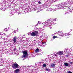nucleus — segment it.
Here are the masks:
<instances>
[{"instance_id": "9b49d317", "label": "nucleus", "mask_w": 73, "mask_h": 73, "mask_svg": "<svg viewBox=\"0 0 73 73\" xmlns=\"http://www.w3.org/2000/svg\"><path fill=\"white\" fill-rule=\"evenodd\" d=\"M60 37L59 36H53V38L54 40V38H58Z\"/></svg>"}, {"instance_id": "9d476101", "label": "nucleus", "mask_w": 73, "mask_h": 73, "mask_svg": "<svg viewBox=\"0 0 73 73\" xmlns=\"http://www.w3.org/2000/svg\"><path fill=\"white\" fill-rule=\"evenodd\" d=\"M45 70L47 72H50V70L49 68H45Z\"/></svg>"}, {"instance_id": "a878e982", "label": "nucleus", "mask_w": 73, "mask_h": 73, "mask_svg": "<svg viewBox=\"0 0 73 73\" xmlns=\"http://www.w3.org/2000/svg\"><path fill=\"white\" fill-rule=\"evenodd\" d=\"M65 14H66V13H65Z\"/></svg>"}, {"instance_id": "f8f14e48", "label": "nucleus", "mask_w": 73, "mask_h": 73, "mask_svg": "<svg viewBox=\"0 0 73 73\" xmlns=\"http://www.w3.org/2000/svg\"><path fill=\"white\" fill-rule=\"evenodd\" d=\"M34 33L36 34V36H37V34L38 33V31H35Z\"/></svg>"}, {"instance_id": "f3484780", "label": "nucleus", "mask_w": 73, "mask_h": 73, "mask_svg": "<svg viewBox=\"0 0 73 73\" xmlns=\"http://www.w3.org/2000/svg\"><path fill=\"white\" fill-rule=\"evenodd\" d=\"M67 73H72V72H70V71H68V72H67Z\"/></svg>"}, {"instance_id": "5701e85b", "label": "nucleus", "mask_w": 73, "mask_h": 73, "mask_svg": "<svg viewBox=\"0 0 73 73\" xmlns=\"http://www.w3.org/2000/svg\"><path fill=\"white\" fill-rule=\"evenodd\" d=\"M42 44H45V43H44V42H42Z\"/></svg>"}, {"instance_id": "6ab92c4d", "label": "nucleus", "mask_w": 73, "mask_h": 73, "mask_svg": "<svg viewBox=\"0 0 73 73\" xmlns=\"http://www.w3.org/2000/svg\"><path fill=\"white\" fill-rule=\"evenodd\" d=\"M38 4H41V2H40V1H39L38 2Z\"/></svg>"}, {"instance_id": "412c9836", "label": "nucleus", "mask_w": 73, "mask_h": 73, "mask_svg": "<svg viewBox=\"0 0 73 73\" xmlns=\"http://www.w3.org/2000/svg\"><path fill=\"white\" fill-rule=\"evenodd\" d=\"M66 56L67 57H68V56H69V55H66Z\"/></svg>"}, {"instance_id": "1a4fd4ad", "label": "nucleus", "mask_w": 73, "mask_h": 73, "mask_svg": "<svg viewBox=\"0 0 73 73\" xmlns=\"http://www.w3.org/2000/svg\"><path fill=\"white\" fill-rule=\"evenodd\" d=\"M64 64L65 66H69V64L67 62L64 63Z\"/></svg>"}, {"instance_id": "2eb2a0df", "label": "nucleus", "mask_w": 73, "mask_h": 73, "mask_svg": "<svg viewBox=\"0 0 73 73\" xmlns=\"http://www.w3.org/2000/svg\"><path fill=\"white\" fill-rule=\"evenodd\" d=\"M52 67H54L55 66V64H51Z\"/></svg>"}, {"instance_id": "6e6552de", "label": "nucleus", "mask_w": 73, "mask_h": 73, "mask_svg": "<svg viewBox=\"0 0 73 73\" xmlns=\"http://www.w3.org/2000/svg\"><path fill=\"white\" fill-rule=\"evenodd\" d=\"M19 71H20V69H17L15 70V72L16 73H18Z\"/></svg>"}, {"instance_id": "4be33fe9", "label": "nucleus", "mask_w": 73, "mask_h": 73, "mask_svg": "<svg viewBox=\"0 0 73 73\" xmlns=\"http://www.w3.org/2000/svg\"><path fill=\"white\" fill-rule=\"evenodd\" d=\"M70 64H72V62H70Z\"/></svg>"}, {"instance_id": "7ed1b4c3", "label": "nucleus", "mask_w": 73, "mask_h": 73, "mask_svg": "<svg viewBox=\"0 0 73 73\" xmlns=\"http://www.w3.org/2000/svg\"><path fill=\"white\" fill-rule=\"evenodd\" d=\"M51 23L52 21L51 20H50V19H49L46 22L44 25L45 26H48V25H49V24H51Z\"/></svg>"}, {"instance_id": "39448f33", "label": "nucleus", "mask_w": 73, "mask_h": 73, "mask_svg": "<svg viewBox=\"0 0 73 73\" xmlns=\"http://www.w3.org/2000/svg\"><path fill=\"white\" fill-rule=\"evenodd\" d=\"M63 51H59V52H57L56 53L57 54H58L60 56L61 55H62L63 54Z\"/></svg>"}, {"instance_id": "aec40b11", "label": "nucleus", "mask_w": 73, "mask_h": 73, "mask_svg": "<svg viewBox=\"0 0 73 73\" xmlns=\"http://www.w3.org/2000/svg\"><path fill=\"white\" fill-rule=\"evenodd\" d=\"M54 56H56V57H57V54H54Z\"/></svg>"}, {"instance_id": "f257e3e1", "label": "nucleus", "mask_w": 73, "mask_h": 73, "mask_svg": "<svg viewBox=\"0 0 73 73\" xmlns=\"http://www.w3.org/2000/svg\"><path fill=\"white\" fill-rule=\"evenodd\" d=\"M19 65L16 63H15L12 64V67L13 69H15V68H19Z\"/></svg>"}, {"instance_id": "f03ea898", "label": "nucleus", "mask_w": 73, "mask_h": 73, "mask_svg": "<svg viewBox=\"0 0 73 73\" xmlns=\"http://www.w3.org/2000/svg\"><path fill=\"white\" fill-rule=\"evenodd\" d=\"M22 53H23V55L22 56L23 57L25 58V57H27V56H28V52H27V51H22Z\"/></svg>"}, {"instance_id": "dca6fc26", "label": "nucleus", "mask_w": 73, "mask_h": 73, "mask_svg": "<svg viewBox=\"0 0 73 73\" xmlns=\"http://www.w3.org/2000/svg\"><path fill=\"white\" fill-rule=\"evenodd\" d=\"M7 29L5 28L4 30V31H5V32H7L8 31V30H7Z\"/></svg>"}, {"instance_id": "b1692460", "label": "nucleus", "mask_w": 73, "mask_h": 73, "mask_svg": "<svg viewBox=\"0 0 73 73\" xmlns=\"http://www.w3.org/2000/svg\"><path fill=\"white\" fill-rule=\"evenodd\" d=\"M51 41H53V39H51Z\"/></svg>"}, {"instance_id": "4468645a", "label": "nucleus", "mask_w": 73, "mask_h": 73, "mask_svg": "<svg viewBox=\"0 0 73 73\" xmlns=\"http://www.w3.org/2000/svg\"><path fill=\"white\" fill-rule=\"evenodd\" d=\"M39 51V49H38V48H37L35 50V52H37V53H38V52Z\"/></svg>"}, {"instance_id": "0eeeda50", "label": "nucleus", "mask_w": 73, "mask_h": 73, "mask_svg": "<svg viewBox=\"0 0 73 73\" xmlns=\"http://www.w3.org/2000/svg\"><path fill=\"white\" fill-rule=\"evenodd\" d=\"M31 36H36V34L35 32H33L31 34Z\"/></svg>"}, {"instance_id": "a211bd4d", "label": "nucleus", "mask_w": 73, "mask_h": 73, "mask_svg": "<svg viewBox=\"0 0 73 73\" xmlns=\"http://www.w3.org/2000/svg\"><path fill=\"white\" fill-rule=\"evenodd\" d=\"M16 50V48H14V49H13V51H15V50Z\"/></svg>"}, {"instance_id": "393cba45", "label": "nucleus", "mask_w": 73, "mask_h": 73, "mask_svg": "<svg viewBox=\"0 0 73 73\" xmlns=\"http://www.w3.org/2000/svg\"><path fill=\"white\" fill-rule=\"evenodd\" d=\"M3 34H4V35H5V33H3Z\"/></svg>"}, {"instance_id": "bb28decb", "label": "nucleus", "mask_w": 73, "mask_h": 73, "mask_svg": "<svg viewBox=\"0 0 73 73\" xmlns=\"http://www.w3.org/2000/svg\"><path fill=\"white\" fill-rule=\"evenodd\" d=\"M0 35H1V34H0Z\"/></svg>"}, {"instance_id": "ddd939ff", "label": "nucleus", "mask_w": 73, "mask_h": 73, "mask_svg": "<svg viewBox=\"0 0 73 73\" xmlns=\"http://www.w3.org/2000/svg\"><path fill=\"white\" fill-rule=\"evenodd\" d=\"M46 66V64H43V67L44 68H45Z\"/></svg>"}, {"instance_id": "20e7f679", "label": "nucleus", "mask_w": 73, "mask_h": 73, "mask_svg": "<svg viewBox=\"0 0 73 73\" xmlns=\"http://www.w3.org/2000/svg\"><path fill=\"white\" fill-rule=\"evenodd\" d=\"M12 40H13V41L14 43H16V41H17V37L16 36L14 37L13 39H12Z\"/></svg>"}, {"instance_id": "423d86ee", "label": "nucleus", "mask_w": 73, "mask_h": 73, "mask_svg": "<svg viewBox=\"0 0 73 73\" xmlns=\"http://www.w3.org/2000/svg\"><path fill=\"white\" fill-rule=\"evenodd\" d=\"M65 37H66V38H68V37H70V35L69 34V33H67L65 34Z\"/></svg>"}]
</instances>
